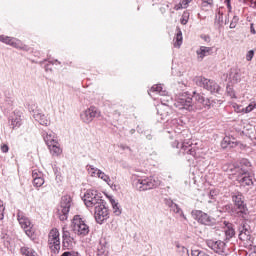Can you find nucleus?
I'll use <instances>...</instances> for the list:
<instances>
[{
    "mask_svg": "<svg viewBox=\"0 0 256 256\" xmlns=\"http://www.w3.org/2000/svg\"><path fill=\"white\" fill-rule=\"evenodd\" d=\"M170 208H171V211L179 215V217H183V219L187 220V216H185V214L183 213V210L179 208V205L173 202H170Z\"/></svg>",
    "mask_w": 256,
    "mask_h": 256,
    "instance_id": "30",
    "label": "nucleus"
},
{
    "mask_svg": "<svg viewBox=\"0 0 256 256\" xmlns=\"http://www.w3.org/2000/svg\"><path fill=\"white\" fill-rule=\"evenodd\" d=\"M83 201L88 208L99 207V205H102L105 203V201L101 198V195L97 193L95 190H88L84 196Z\"/></svg>",
    "mask_w": 256,
    "mask_h": 256,
    "instance_id": "6",
    "label": "nucleus"
},
{
    "mask_svg": "<svg viewBox=\"0 0 256 256\" xmlns=\"http://www.w3.org/2000/svg\"><path fill=\"white\" fill-rule=\"evenodd\" d=\"M215 197H217V191L216 190H211L209 193V198L214 200Z\"/></svg>",
    "mask_w": 256,
    "mask_h": 256,
    "instance_id": "49",
    "label": "nucleus"
},
{
    "mask_svg": "<svg viewBox=\"0 0 256 256\" xmlns=\"http://www.w3.org/2000/svg\"><path fill=\"white\" fill-rule=\"evenodd\" d=\"M218 15H223V13H221V11H218Z\"/></svg>",
    "mask_w": 256,
    "mask_h": 256,
    "instance_id": "57",
    "label": "nucleus"
},
{
    "mask_svg": "<svg viewBox=\"0 0 256 256\" xmlns=\"http://www.w3.org/2000/svg\"><path fill=\"white\" fill-rule=\"evenodd\" d=\"M174 47L178 48L181 47V45H183V32H181L180 29L177 30V33L174 37Z\"/></svg>",
    "mask_w": 256,
    "mask_h": 256,
    "instance_id": "29",
    "label": "nucleus"
},
{
    "mask_svg": "<svg viewBox=\"0 0 256 256\" xmlns=\"http://www.w3.org/2000/svg\"><path fill=\"white\" fill-rule=\"evenodd\" d=\"M192 256H209V254L201 250H192Z\"/></svg>",
    "mask_w": 256,
    "mask_h": 256,
    "instance_id": "44",
    "label": "nucleus"
},
{
    "mask_svg": "<svg viewBox=\"0 0 256 256\" xmlns=\"http://www.w3.org/2000/svg\"><path fill=\"white\" fill-rule=\"evenodd\" d=\"M172 147H176V149H179V140H176L172 143Z\"/></svg>",
    "mask_w": 256,
    "mask_h": 256,
    "instance_id": "54",
    "label": "nucleus"
},
{
    "mask_svg": "<svg viewBox=\"0 0 256 256\" xmlns=\"http://www.w3.org/2000/svg\"><path fill=\"white\" fill-rule=\"evenodd\" d=\"M250 1V7H253V9L256 8V0H249Z\"/></svg>",
    "mask_w": 256,
    "mask_h": 256,
    "instance_id": "53",
    "label": "nucleus"
},
{
    "mask_svg": "<svg viewBox=\"0 0 256 256\" xmlns=\"http://www.w3.org/2000/svg\"><path fill=\"white\" fill-rule=\"evenodd\" d=\"M99 117H101V111L95 106H90L89 108L83 110L80 113V119L86 125H89V123H93V119H97Z\"/></svg>",
    "mask_w": 256,
    "mask_h": 256,
    "instance_id": "10",
    "label": "nucleus"
},
{
    "mask_svg": "<svg viewBox=\"0 0 256 256\" xmlns=\"http://www.w3.org/2000/svg\"><path fill=\"white\" fill-rule=\"evenodd\" d=\"M33 256H39V254L36 252V254H35V255H33Z\"/></svg>",
    "mask_w": 256,
    "mask_h": 256,
    "instance_id": "60",
    "label": "nucleus"
},
{
    "mask_svg": "<svg viewBox=\"0 0 256 256\" xmlns=\"http://www.w3.org/2000/svg\"><path fill=\"white\" fill-rule=\"evenodd\" d=\"M110 203L112 205V209L116 215H121V210L119 209V203H117L115 200L111 199Z\"/></svg>",
    "mask_w": 256,
    "mask_h": 256,
    "instance_id": "38",
    "label": "nucleus"
},
{
    "mask_svg": "<svg viewBox=\"0 0 256 256\" xmlns=\"http://www.w3.org/2000/svg\"><path fill=\"white\" fill-rule=\"evenodd\" d=\"M94 209V217L96 219V223L102 225L104 221H107V219H109V209L105 207V202L100 204L99 206H96V208Z\"/></svg>",
    "mask_w": 256,
    "mask_h": 256,
    "instance_id": "15",
    "label": "nucleus"
},
{
    "mask_svg": "<svg viewBox=\"0 0 256 256\" xmlns=\"http://www.w3.org/2000/svg\"><path fill=\"white\" fill-rule=\"evenodd\" d=\"M42 137H43L47 147L49 145H53L54 143L59 142V140H57V134H55V132H53L51 130L43 131Z\"/></svg>",
    "mask_w": 256,
    "mask_h": 256,
    "instance_id": "21",
    "label": "nucleus"
},
{
    "mask_svg": "<svg viewBox=\"0 0 256 256\" xmlns=\"http://www.w3.org/2000/svg\"><path fill=\"white\" fill-rule=\"evenodd\" d=\"M213 8V0H202V9L204 11H209Z\"/></svg>",
    "mask_w": 256,
    "mask_h": 256,
    "instance_id": "35",
    "label": "nucleus"
},
{
    "mask_svg": "<svg viewBox=\"0 0 256 256\" xmlns=\"http://www.w3.org/2000/svg\"><path fill=\"white\" fill-rule=\"evenodd\" d=\"M196 84L199 87H203L204 89H207V91H210V93H219L221 91V87H219L215 81L209 80L207 78L198 77L196 78Z\"/></svg>",
    "mask_w": 256,
    "mask_h": 256,
    "instance_id": "12",
    "label": "nucleus"
},
{
    "mask_svg": "<svg viewBox=\"0 0 256 256\" xmlns=\"http://www.w3.org/2000/svg\"><path fill=\"white\" fill-rule=\"evenodd\" d=\"M20 253L23 256H33L37 253V251H35V249H33L29 246H24V247H21Z\"/></svg>",
    "mask_w": 256,
    "mask_h": 256,
    "instance_id": "31",
    "label": "nucleus"
},
{
    "mask_svg": "<svg viewBox=\"0 0 256 256\" xmlns=\"http://www.w3.org/2000/svg\"><path fill=\"white\" fill-rule=\"evenodd\" d=\"M237 145V139L231 136H225L221 142L222 149H234Z\"/></svg>",
    "mask_w": 256,
    "mask_h": 256,
    "instance_id": "23",
    "label": "nucleus"
},
{
    "mask_svg": "<svg viewBox=\"0 0 256 256\" xmlns=\"http://www.w3.org/2000/svg\"><path fill=\"white\" fill-rule=\"evenodd\" d=\"M239 239L240 241H243L244 245H252L253 240H251V230L249 225L243 224L242 228L240 229Z\"/></svg>",
    "mask_w": 256,
    "mask_h": 256,
    "instance_id": "19",
    "label": "nucleus"
},
{
    "mask_svg": "<svg viewBox=\"0 0 256 256\" xmlns=\"http://www.w3.org/2000/svg\"><path fill=\"white\" fill-rule=\"evenodd\" d=\"M225 235H226V238L232 239V237L235 236V229H233L231 226H228L225 229Z\"/></svg>",
    "mask_w": 256,
    "mask_h": 256,
    "instance_id": "39",
    "label": "nucleus"
},
{
    "mask_svg": "<svg viewBox=\"0 0 256 256\" xmlns=\"http://www.w3.org/2000/svg\"><path fill=\"white\" fill-rule=\"evenodd\" d=\"M227 81L230 83H239L241 81V70L238 68L230 69L227 75Z\"/></svg>",
    "mask_w": 256,
    "mask_h": 256,
    "instance_id": "22",
    "label": "nucleus"
},
{
    "mask_svg": "<svg viewBox=\"0 0 256 256\" xmlns=\"http://www.w3.org/2000/svg\"><path fill=\"white\" fill-rule=\"evenodd\" d=\"M62 239L64 245H71V243H73V236H71V232L67 230V226L62 227Z\"/></svg>",
    "mask_w": 256,
    "mask_h": 256,
    "instance_id": "26",
    "label": "nucleus"
},
{
    "mask_svg": "<svg viewBox=\"0 0 256 256\" xmlns=\"http://www.w3.org/2000/svg\"><path fill=\"white\" fill-rule=\"evenodd\" d=\"M33 185H34V187H36V189H39V187H43V185H45V178L34 179Z\"/></svg>",
    "mask_w": 256,
    "mask_h": 256,
    "instance_id": "37",
    "label": "nucleus"
},
{
    "mask_svg": "<svg viewBox=\"0 0 256 256\" xmlns=\"http://www.w3.org/2000/svg\"><path fill=\"white\" fill-rule=\"evenodd\" d=\"M240 164L241 166L237 167L233 165L229 166L227 171L229 175H235L241 185L251 187V185H253V175L249 173V169H251V162L247 159H243Z\"/></svg>",
    "mask_w": 256,
    "mask_h": 256,
    "instance_id": "2",
    "label": "nucleus"
},
{
    "mask_svg": "<svg viewBox=\"0 0 256 256\" xmlns=\"http://www.w3.org/2000/svg\"><path fill=\"white\" fill-rule=\"evenodd\" d=\"M32 177H33V180L42 179L43 178V172H41L39 170H33L32 171Z\"/></svg>",
    "mask_w": 256,
    "mask_h": 256,
    "instance_id": "42",
    "label": "nucleus"
},
{
    "mask_svg": "<svg viewBox=\"0 0 256 256\" xmlns=\"http://www.w3.org/2000/svg\"><path fill=\"white\" fill-rule=\"evenodd\" d=\"M250 31H251L252 35H255L256 31H255V27H253V24H251V26H250Z\"/></svg>",
    "mask_w": 256,
    "mask_h": 256,
    "instance_id": "55",
    "label": "nucleus"
},
{
    "mask_svg": "<svg viewBox=\"0 0 256 256\" xmlns=\"http://www.w3.org/2000/svg\"><path fill=\"white\" fill-rule=\"evenodd\" d=\"M193 98L195 103H193ZM193 98L187 93L180 95L174 103L177 109H185L186 111H195V109H203V107H211V100L205 98L202 94L194 92Z\"/></svg>",
    "mask_w": 256,
    "mask_h": 256,
    "instance_id": "1",
    "label": "nucleus"
},
{
    "mask_svg": "<svg viewBox=\"0 0 256 256\" xmlns=\"http://www.w3.org/2000/svg\"><path fill=\"white\" fill-rule=\"evenodd\" d=\"M98 179H102V181H104V183H106L109 186L113 185V182L111 181V177L105 174V172H103L102 170H100V173L98 174Z\"/></svg>",
    "mask_w": 256,
    "mask_h": 256,
    "instance_id": "32",
    "label": "nucleus"
},
{
    "mask_svg": "<svg viewBox=\"0 0 256 256\" xmlns=\"http://www.w3.org/2000/svg\"><path fill=\"white\" fill-rule=\"evenodd\" d=\"M182 85H184V87H191V84H189V80H183Z\"/></svg>",
    "mask_w": 256,
    "mask_h": 256,
    "instance_id": "52",
    "label": "nucleus"
},
{
    "mask_svg": "<svg viewBox=\"0 0 256 256\" xmlns=\"http://www.w3.org/2000/svg\"><path fill=\"white\" fill-rule=\"evenodd\" d=\"M192 0H179V3L175 5L174 9L179 11V9H187Z\"/></svg>",
    "mask_w": 256,
    "mask_h": 256,
    "instance_id": "33",
    "label": "nucleus"
},
{
    "mask_svg": "<svg viewBox=\"0 0 256 256\" xmlns=\"http://www.w3.org/2000/svg\"><path fill=\"white\" fill-rule=\"evenodd\" d=\"M34 119L37 121L40 125H48L49 124V119L47 116L41 112H36L34 114Z\"/></svg>",
    "mask_w": 256,
    "mask_h": 256,
    "instance_id": "27",
    "label": "nucleus"
},
{
    "mask_svg": "<svg viewBox=\"0 0 256 256\" xmlns=\"http://www.w3.org/2000/svg\"><path fill=\"white\" fill-rule=\"evenodd\" d=\"M229 11H231V0H224Z\"/></svg>",
    "mask_w": 256,
    "mask_h": 256,
    "instance_id": "51",
    "label": "nucleus"
},
{
    "mask_svg": "<svg viewBox=\"0 0 256 256\" xmlns=\"http://www.w3.org/2000/svg\"><path fill=\"white\" fill-rule=\"evenodd\" d=\"M238 22H239V17L234 16L233 20L230 23V29H235V27H237Z\"/></svg>",
    "mask_w": 256,
    "mask_h": 256,
    "instance_id": "45",
    "label": "nucleus"
},
{
    "mask_svg": "<svg viewBox=\"0 0 256 256\" xmlns=\"http://www.w3.org/2000/svg\"><path fill=\"white\" fill-rule=\"evenodd\" d=\"M197 149H199V147H197V142L193 143V141L191 140L182 141L180 146L181 153H183L184 155H192V157H195V155H197Z\"/></svg>",
    "mask_w": 256,
    "mask_h": 256,
    "instance_id": "16",
    "label": "nucleus"
},
{
    "mask_svg": "<svg viewBox=\"0 0 256 256\" xmlns=\"http://www.w3.org/2000/svg\"><path fill=\"white\" fill-rule=\"evenodd\" d=\"M212 51H213V48L211 47L201 46L196 50L197 60L203 61L205 57H209V55H211Z\"/></svg>",
    "mask_w": 256,
    "mask_h": 256,
    "instance_id": "24",
    "label": "nucleus"
},
{
    "mask_svg": "<svg viewBox=\"0 0 256 256\" xmlns=\"http://www.w3.org/2000/svg\"><path fill=\"white\" fill-rule=\"evenodd\" d=\"M227 94L231 99H236L237 97L235 96V91H233V88L227 87Z\"/></svg>",
    "mask_w": 256,
    "mask_h": 256,
    "instance_id": "47",
    "label": "nucleus"
},
{
    "mask_svg": "<svg viewBox=\"0 0 256 256\" xmlns=\"http://www.w3.org/2000/svg\"><path fill=\"white\" fill-rule=\"evenodd\" d=\"M232 201L235 205V215L237 217H241L242 219H247V217H249V209H247L243 194L239 192L235 193L234 195H232Z\"/></svg>",
    "mask_w": 256,
    "mask_h": 256,
    "instance_id": "5",
    "label": "nucleus"
},
{
    "mask_svg": "<svg viewBox=\"0 0 256 256\" xmlns=\"http://www.w3.org/2000/svg\"><path fill=\"white\" fill-rule=\"evenodd\" d=\"M237 143H238V145H236V147H238V149L243 150V149L247 148V145H245V144H243V143H241L239 141H237Z\"/></svg>",
    "mask_w": 256,
    "mask_h": 256,
    "instance_id": "50",
    "label": "nucleus"
},
{
    "mask_svg": "<svg viewBox=\"0 0 256 256\" xmlns=\"http://www.w3.org/2000/svg\"><path fill=\"white\" fill-rule=\"evenodd\" d=\"M59 236L60 234L57 228H53L48 234V245L53 253H59L61 249V238Z\"/></svg>",
    "mask_w": 256,
    "mask_h": 256,
    "instance_id": "11",
    "label": "nucleus"
},
{
    "mask_svg": "<svg viewBox=\"0 0 256 256\" xmlns=\"http://www.w3.org/2000/svg\"><path fill=\"white\" fill-rule=\"evenodd\" d=\"M71 196H63L61 198L60 206L58 207V217L60 221H67L69 217V210L71 209Z\"/></svg>",
    "mask_w": 256,
    "mask_h": 256,
    "instance_id": "9",
    "label": "nucleus"
},
{
    "mask_svg": "<svg viewBox=\"0 0 256 256\" xmlns=\"http://www.w3.org/2000/svg\"><path fill=\"white\" fill-rule=\"evenodd\" d=\"M1 151L2 153H9V146L7 144H2Z\"/></svg>",
    "mask_w": 256,
    "mask_h": 256,
    "instance_id": "48",
    "label": "nucleus"
},
{
    "mask_svg": "<svg viewBox=\"0 0 256 256\" xmlns=\"http://www.w3.org/2000/svg\"><path fill=\"white\" fill-rule=\"evenodd\" d=\"M208 203H213V200H209Z\"/></svg>",
    "mask_w": 256,
    "mask_h": 256,
    "instance_id": "58",
    "label": "nucleus"
},
{
    "mask_svg": "<svg viewBox=\"0 0 256 256\" xmlns=\"http://www.w3.org/2000/svg\"><path fill=\"white\" fill-rule=\"evenodd\" d=\"M193 219L199 222L201 225H215V220L209 214L201 210H193L191 213Z\"/></svg>",
    "mask_w": 256,
    "mask_h": 256,
    "instance_id": "13",
    "label": "nucleus"
},
{
    "mask_svg": "<svg viewBox=\"0 0 256 256\" xmlns=\"http://www.w3.org/2000/svg\"><path fill=\"white\" fill-rule=\"evenodd\" d=\"M168 125H170V129L168 133H177L178 137L177 139H180V141H183V138L185 137V134L187 131L183 130V125L179 124V120L173 119L170 122L168 121Z\"/></svg>",
    "mask_w": 256,
    "mask_h": 256,
    "instance_id": "17",
    "label": "nucleus"
},
{
    "mask_svg": "<svg viewBox=\"0 0 256 256\" xmlns=\"http://www.w3.org/2000/svg\"><path fill=\"white\" fill-rule=\"evenodd\" d=\"M206 245L209 249H212L214 253H218V255H227V244L221 240H207Z\"/></svg>",
    "mask_w": 256,
    "mask_h": 256,
    "instance_id": "14",
    "label": "nucleus"
},
{
    "mask_svg": "<svg viewBox=\"0 0 256 256\" xmlns=\"http://www.w3.org/2000/svg\"><path fill=\"white\" fill-rule=\"evenodd\" d=\"M0 43L10 45V47H14L15 49H26V46L23 44V42L14 37L0 35Z\"/></svg>",
    "mask_w": 256,
    "mask_h": 256,
    "instance_id": "18",
    "label": "nucleus"
},
{
    "mask_svg": "<svg viewBox=\"0 0 256 256\" xmlns=\"http://www.w3.org/2000/svg\"><path fill=\"white\" fill-rule=\"evenodd\" d=\"M180 22L182 25H187V23H189V12L188 11H185L182 14V18H181Z\"/></svg>",
    "mask_w": 256,
    "mask_h": 256,
    "instance_id": "40",
    "label": "nucleus"
},
{
    "mask_svg": "<svg viewBox=\"0 0 256 256\" xmlns=\"http://www.w3.org/2000/svg\"><path fill=\"white\" fill-rule=\"evenodd\" d=\"M178 256H189V250L180 244H176Z\"/></svg>",
    "mask_w": 256,
    "mask_h": 256,
    "instance_id": "34",
    "label": "nucleus"
},
{
    "mask_svg": "<svg viewBox=\"0 0 256 256\" xmlns=\"http://www.w3.org/2000/svg\"><path fill=\"white\" fill-rule=\"evenodd\" d=\"M232 107L236 113H245V108L237 103L232 104Z\"/></svg>",
    "mask_w": 256,
    "mask_h": 256,
    "instance_id": "41",
    "label": "nucleus"
},
{
    "mask_svg": "<svg viewBox=\"0 0 256 256\" xmlns=\"http://www.w3.org/2000/svg\"><path fill=\"white\" fill-rule=\"evenodd\" d=\"M5 206L3 205V201L0 200V221H3L5 217Z\"/></svg>",
    "mask_w": 256,
    "mask_h": 256,
    "instance_id": "43",
    "label": "nucleus"
},
{
    "mask_svg": "<svg viewBox=\"0 0 256 256\" xmlns=\"http://www.w3.org/2000/svg\"><path fill=\"white\" fill-rule=\"evenodd\" d=\"M17 219L20 227H22L27 237H33V235H35V228L33 227L31 220L21 211L17 213Z\"/></svg>",
    "mask_w": 256,
    "mask_h": 256,
    "instance_id": "8",
    "label": "nucleus"
},
{
    "mask_svg": "<svg viewBox=\"0 0 256 256\" xmlns=\"http://www.w3.org/2000/svg\"><path fill=\"white\" fill-rule=\"evenodd\" d=\"M256 109V100H251L246 108H244V113H251Z\"/></svg>",
    "mask_w": 256,
    "mask_h": 256,
    "instance_id": "36",
    "label": "nucleus"
},
{
    "mask_svg": "<svg viewBox=\"0 0 256 256\" xmlns=\"http://www.w3.org/2000/svg\"><path fill=\"white\" fill-rule=\"evenodd\" d=\"M254 253H256V246L254 247Z\"/></svg>",
    "mask_w": 256,
    "mask_h": 256,
    "instance_id": "59",
    "label": "nucleus"
},
{
    "mask_svg": "<svg viewBox=\"0 0 256 256\" xmlns=\"http://www.w3.org/2000/svg\"><path fill=\"white\" fill-rule=\"evenodd\" d=\"M240 3H247V0H238Z\"/></svg>",
    "mask_w": 256,
    "mask_h": 256,
    "instance_id": "56",
    "label": "nucleus"
},
{
    "mask_svg": "<svg viewBox=\"0 0 256 256\" xmlns=\"http://www.w3.org/2000/svg\"><path fill=\"white\" fill-rule=\"evenodd\" d=\"M132 185L137 191H149V189L159 187V185H161V181L153 176L146 177L134 174L132 176Z\"/></svg>",
    "mask_w": 256,
    "mask_h": 256,
    "instance_id": "4",
    "label": "nucleus"
},
{
    "mask_svg": "<svg viewBox=\"0 0 256 256\" xmlns=\"http://www.w3.org/2000/svg\"><path fill=\"white\" fill-rule=\"evenodd\" d=\"M9 125L11 129H19L23 125V119L21 118V112L14 111L9 117Z\"/></svg>",
    "mask_w": 256,
    "mask_h": 256,
    "instance_id": "20",
    "label": "nucleus"
},
{
    "mask_svg": "<svg viewBox=\"0 0 256 256\" xmlns=\"http://www.w3.org/2000/svg\"><path fill=\"white\" fill-rule=\"evenodd\" d=\"M253 57H255V51L250 50L246 53V61H252Z\"/></svg>",
    "mask_w": 256,
    "mask_h": 256,
    "instance_id": "46",
    "label": "nucleus"
},
{
    "mask_svg": "<svg viewBox=\"0 0 256 256\" xmlns=\"http://www.w3.org/2000/svg\"><path fill=\"white\" fill-rule=\"evenodd\" d=\"M48 149L53 157H59V155L63 153V149H61V144H59V142L48 145Z\"/></svg>",
    "mask_w": 256,
    "mask_h": 256,
    "instance_id": "25",
    "label": "nucleus"
},
{
    "mask_svg": "<svg viewBox=\"0 0 256 256\" xmlns=\"http://www.w3.org/2000/svg\"><path fill=\"white\" fill-rule=\"evenodd\" d=\"M72 223V231L75 233V235H78V237H86V235H89V225L83 221L81 216H74Z\"/></svg>",
    "mask_w": 256,
    "mask_h": 256,
    "instance_id": "7",
    "label": "nucleus"
},
{
    "mask_svg": "<svg viewBox=\"0 0 256 256\" xmlns=\"http://www.w3.org/2000/svg\"><path fill=\"white\" fill-rule=\"evenodd\" d=\"M148 93L151 97H153V94L151 93H155L162 97L160 98L161 104L157 106V113L161 116V120L165 121V118L169 117V113H171V107L167 104L169 101H172L171 96L167 95V90H165L161 84L152 86Z\"/></svg>",
    "mask_w": 256,
    "mask_h": 256,
    "instance_id": "3",
    "label": "nucleus"
},
{
    "mask_svg": "<svg viewBox=\"0 0 256 256\" xmlns=\"http://www.w3.org/2000/svg\"><path fill=\"white\" fill-rule=\"evenodd\" d=\"M86 170L90 177H99V173H101V169L95 167L94 165L88 164L86 166Z\"/></svg>",
    "mask_w": 256,
    "mask_h": 256,
    "instance_id": "28",
    "label": "nucleus"
}]
</instances>
